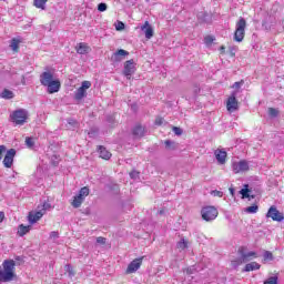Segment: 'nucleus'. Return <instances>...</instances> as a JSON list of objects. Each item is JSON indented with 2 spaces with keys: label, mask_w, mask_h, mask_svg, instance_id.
Segmentation results:
<instances>
[{
  "label": "nucleus",
  "mask_w": 284,
  "mask_h": 284,
  "mask_svg": "<svg viewBox=\"0 0 284 284\" xmlns=\"http://www.w3.org/2000/svg\"><path fill=\"white\" fill-rule=\"evenodd\" d=\"M239 91H233L231 97L227 99L226 109L229 112H236L239 110V101L236 100Z\"/></svg>",
  "instance_id": "0eeeda50"
},
{
  "label": "nucleus",
  "mask_w": 284,
  "mask_h": 284,
  "mask_svg": "<svg viewBox=\"0 0 284 284\" xmlns=\"http://www.w3.org/2000/svg\"><path fill=\"white\" fill-rule=\"evenodd\" d=\"M3 219H6V213L0 211V223H3Z\"/></svg>",
  "instance_id": "5fc2aeb1"
},
{
  "label": "nucleus",
  "mask_w": 284,
  "mask_h": 284,
  "mask_svg": "<svg viewBox=\"0 0 284 284\" xmlns=\"http://www.w3.org/2000/svg\"><path fill=\"white\" fill-rule=\"evenodd\" d=\"M229 191H230V194H231L232 196H234V192H235L234 187H230Z\"/></svg>",
  "instance_id": "4d7b16f0"
},
{
  "label": "nucleus",
  "mask_w": 284,
  "mask_h": 284,
  "mask_svg": "<svg viewBox=\"0 0 284 284\" xmlns=\"http://www.w3.org/2000/svg\"><path fill=\"white\" fill-rule=\"evenodd\" d=\"M232 170L234 174H241V172H250V163L247 160H241L240 162L232 163Z\"/></svg>",
  "instance_id": "423d86ee"
},
{
  "label": "nucleus",
  "mask_w": 284,
  "mask_h": 284,
  "mask_svg": "<svg viewBox=\"0 0 284 284\" xmlns=\"http://www.w3.org/2000/svg\"><path fill=\"white\" fill-rule=\"evenodd\" d=\"M89 194H90V189L88 186H84L80 189L78 196L85 199V196H89Z\"/></svg>",
  "instance_id": "c756f323"
},
{
  "label": "nucleus",
  "mask_w": 284,
  "mask_h": 284,
  "mask_svg": "<svg viewBox=\"0 0 284 284\" xmlns=\"http://www.w3.org/2000/svg\"><path fill=\"white\" fill-rule=\"evenodd\" d=\"M251 192H252V190H250V184H245L244 189L240 190V194H241L242 199H250Z\"/></svg>",
  "instance_id": "a878e982"
},
{
  "label": "nucleus",
  "mask_w": 284,
  "mask_h": 284,
  "mask_svg": "<svg viewBox=\"0 0 284 284\" xmlns=\"http://www.w3.org/2000/svg\"><path fill=\"white\" fill-rule=\"evenodd\" d=\"M10 47H11L12 50H14V51L19 50V40L12 39Z\"/></svg>",
  "instance_id": "58836bf2"
},
{
  "label": "nucleus",
  "mask_w": 284,
  "mask_h": 284,
  "mask_svg": "<svg viewBox=\"0 0 284 284\" xmlns=\"http://www.w3.org/2000/svg\"><path fill=\"white\" fill-rule=\"evenodd\" d=\"M90 88H92V82L90 81H83L80 87V89L84 90L85 92L87 90H90Z\"/></svg>",
  "instance_id": "4c0bfd02"
},
{
  "label": "nucleus",
  "mask_w": 284,
  "mask_h": 284,
  "mask_svg": "<svg viewBox=\"0 0 284 284\" xmlns=\"http://www.w3.org/2000/svg\"><path fill=\"white\" fill-rule=\"evenodd\" d=\"M203 221H214L219 216V210L215 206H204L201 210Z\"/></svg>",
  "instance_id": "20e7f679"
},
{
  "label": "nucleus",
  "mask_w": 284,
  "mask_h": 284,
  "mask_svg": "<svg viewBox=\"0 0 284 284\" xmlns=\"http://www.w3.org/2000/svg\"><path fill=\"white\" fill-rule=\"evenodd\" d=\"M50 207H52V205L48 202H44L40 212H44V214H45V212H48V210H50Z\"/></svg>",
  "instance_id": "37998d69"
},
{
  "label": "nucleus",
  "mask_w": 284,
  "mask_h": 284,
  "mask_svg": "<svg viewBox=\"0 0 284 284\" xmlns=\"http://www.w3.org/2000/svg\"><path fill=\"white\" fill-rule=\"evenodd\" d=\"M98 10H99V12H105V10H108V4L104 2L99 3Z\"/></svg>",
  "instance_id": "ea45409f"
},
{
  "label": "nucleus",
  "mask_w": 284,
  "mask_h": 284,
  "mask_svg": "<svg viewBox=\"0 0 284 284\" xmlns=\"http://www.w3.org/2000/svg\"><path fill=\"white\" fill-rule=\"evenodd\" d=\"M267 219H272V221H277V223H281L284 220L283 213L276 209V206H271L266 213Z\"/></svg>",
  "instance_id": "6e6552de"
},
{
  "label": "nucleus",
  "mask_w": 284,
  "mask_h": 284,
  "mask_svg": "<svg viewBox=\"0 0 284 284\" xmlns=\"http://www.w3.org/2000/svg\"><path fill=\"white\" fill-rule=\"evenodd\" d=\"M221 54H225V45L220 47Z\"/></svg>",
  "instance_id": "6e6d98bb"
},
{
  "label": "nucleus",
  "mask_w": 284,
  "mask_h": 284,
  "mask_svg": "<svg viewBox=\"0 0 284 284\" xmlns=\"http://www.w3.org/2000/svg\"><path fill=\"white\" fill-rule=\"evenodd\" d=\"M263 258L264 261H274V254L270 251H264Z\"/></svg>",
  "instance_id": "72a5a7b5"
},
{
  "label": "nucleus",
  "mask_w": 284,
  "mask_h": 284,
  "mask_svg": "<svg viewBox=\"0 0 284 284\" xmlns=\"http://www.w3.org/2000/svg\"><path fill=\"white\" fill-rule=\"evenodd\" d=\"M115 28H116V30H125V23L120 21V22H118V26Z\"/></svg>",
  "instance_id": "09e8293b"
},
{
  "label": "nucleus",
  "mask_w": 284,
  "mask_h": 284,
  "mask_svg": "<svg viewBox=\"0 0 284 284\" xmlns=\"http://www.w3.org/2000/svg\"><path fill=\"white\" fill-rule=\"evenodd\" d=\"M49 239L55 241V239H59V232L57 231L51 232Z\"/></svg>",
  "instance_id": "a18cd8bd"
},
{
  "label": "nucleus",
  "mask_w": 284,
  "mask_h": 284,
  "mask_svg": "<svg viewBox=\"0 0 284 284\" xmlns=\"http://www.w3.org/2000/svg\"><path fill=\"white\" fill-rule=\"evenodd\" d=\"M134 72H136V62H134V59L125 61L122 71L123 77L130 80L132 79V74H134Z\"/></svg>",
  "instance_id": "39448f33"
},
{
  "label": "nucleus",
  "mask_w": 284,
  "mask_h": 284,
  "mask_svg": "<svg viewBox=\"0 0 284 284\" xmlns=\"http://www.w3.org/2000/svg\"><path fill=\"white\" fill-rule=\"evenodd\" d=\"M246 199H248V201H252V199H256V195H250V197Z\"/></svg>",
  "instance_id": "bf43d9fd"
},
{
  "label": "nucleus",
  "mask_w": 284,
  "mask_h": 284,
  "mask_svg": "<svg viewBox=\"0 0 284 284\" xmlns=\"http://www.w3.org/2000/svg\"><path fill=\"white\" fill-rule=\"evenodd\" d=\"M254 270H261V264L256 262H251L245 265V267L243 268V272H254Z\"/></svg>",
  "instance_id": "5701e85b"
},
{
  "label": "nucleus",
  "mask_w": 284,
  "mask_h": 284,
  "mask_svg": "<svg viewBox=\"0 0 284 284\" xmlns=\"http://www.w3.org/2000/svg\"><path fill=\"white\" fill-rule=\"evenodd\" d=\"M130 54V52H128L124 49H119L116 52H114L111 55V61L112 63H121V61H123L124 57H128Z\"/></svg>",
  "instance_id": "9b49d317"
},
{
  "label": "nucleus",
  "mask_w": 284,
  "mask_h": 284,
  "mask_svg": "<svg viewBox=\"0 0 284 284\" xmlns=\"http://www.w3.org/2000/svg\"><path fill=\"white\" fill-rule=\"evenodd\" d=\"M132 134L134 139H142V136H145V126L136 124L132 130Z\"/></svg>",
  "instance_id": "a211bd4d"
},
{
  "label": "nucleus",
  "mask_w": 284,
  "mask_h": 284,
  "mask_svg": "<svg viewBox=\"0 0 284 284\" xmlns=\"http://www.w3.org/2000/svg\"><path fill=\"white\" fill-rule=\"evenodd\" d=\"M65 267H67V272L70 274V276H74V272L72 271V265L67 264Z\"/></svg>",
  "instance_id": "de8ad7c7"
},
{
  "label": "nucleus",
  "mask_w": 284,
  "mask_h": 284,
  "mask_svg": "<svg viewBox=\"0 0 284 284\" xmlns=\"http://www.w3.org/2000/svg\"><path fill=\"white\" fill-rule=\"evenodd\" d=\"M245 212H247V214H256V212H258V205L253 204L252 206H247Z\"/></svg>",
  "instance_id": "2f4dec72"
},
{
  "label": "nucleus",
  "mask_w": 284,
  "mask_h": 284,
  "mask_svg": "<svg viewBox=\"0 0 284 284\" xmlns=\"http://www.w3.org/2000/svg\"><path fill=\"white\" fill-rule=\"evenodd\" d=\"M237 252L241 256L240 263H247V261H250V257H252V256L256 257V252H254V251L245 253V246H241Z\"/></svg>",
  "instance_id": "ddd939ff"
},
{
  "label": "nucleus",
  "mask_w": 284,
  "mask_h": 284,
  "mask_svg": "<svg viewBox=\"0 0 284 284\" xmlns=\"http://www.w3.org/2000/svg\"><path fill=\"white\" fill-rule=\"evenodd\" d=\"M106 123H109L110 125H114V116L108 115L106 116Z\"/></svg>",
  "instance_id": "49530a36"
},
{
  "label": "nucleus",
  "mask_w": 284,
  "mask_h": 284,
  "mask_svg": "<svg viewBox=\"0 0 284 284\" xmlns=\"http://www.w3.org/2000/svg\"><path fill=\"white\" fill-rule=\"evenodd\" d=\"M214 41H215V38L213 36H206L204 38V43L207 47L212 45V43H214Z\"/></svg>",
  "instance_id": "e433bc0d"
},
{
  "label": "nucleus",
  "mask_w": 284,
  "mask_h": 284,
  "mask_svg": "<svg viewBox=\"0 0 284 284\" xmlns=\"http://www.w3.org/2000/svg\"><path fill=\"white\" fill-rule=\"evenodd\" d=\"M14 97V92L10 91L9 89H4L1 93H0V98L1 99H6V100H10Z\"/></svg>",
  "instance_id": "bb28decb"
},
{
  "label": "nucleus",
  "mask_w": 284,
  "mask_h": 284,
  "mask_svg": "<svg viewBox=\"0 0 284 284\" xmlns=\"http://www.w3.org/2000/svg\"><path fill=\"white\" fill-rule=\"evenodd\" d=\"M2 267L3 270L0 268V283H10L17 278V273H14L17 262L14 260H4Z\"/></svg>",
  "instance_id": "f257e3e1"
},
{
  "label": "nucleus",
  "mask_w": 284,
  "mask_h": 284,
  "mask_svg": "<svg viewBox=\"0 0 284 284\" xmlns=\"http://www.w3.org/2000/svg\"><path fill=\"white\" fill-rule=\"evenodd\" d=\"M211 194L213 196H219L220 199L223 197V192L222 191L214 190V191L211 192Z\"/></svg>",
  "instance_id": "c03bdc74"
},
{
  "label": "nucleus",
  "mask_w": 284,
  "mask_h": 284,
  "mask_svg": "<svg viewBox=\"0 0 284 284\" xmlns=\"http://www.w3.org/2000/svg\"><path fill=\"white\" fill-rule=\"evenodd\" d=\"M141 265H143V256L133 260L126 267V274H134V272L139 271L141 268Z\"/></svg>",
  "instance_id": "1a4fd4ad"
},
{
  "label": "nucleus",
  "mask_w": 284,
  "mask_h": 284,
  "mask_svg": "<svg viewBox=\"0 0 284 284\" xmlns=\"http://www.w3.org/2000/svg\"><path fill=\"white\" fill-rule=\"evenodd\" d=\"M32 230V225H23V224H20L18 226V235L20 236H26V234H28V232H30Z\"/></svg>",
  "instance_id": "b1692460"
},
{
  "label": "nucleus",
  "mask_w": 284,
  "mask_h": 284,
  "mask_svg": "<svg viewBox=\"0 0 284 284\" xmlns=\"http://www.w3.org/2000/svg\"><path fill=\"white\" fill-rule=\"evenodd\" d=\"M98 152L100 154V158L104 159L105 161H109V159L112 158V153H110V151H108V149H105V146L103 145H100L98 148Z\"/></svg>",
  "instance_id": "412c9836"
},
{
  "label": "nucleus",
  "mask_w": 284,
  "mask_h": 284,
  "mask_svg": "<svg viewBox=\"0 0 284 284\" xmlns=\"http://www.w3.org/2000/svg\"><path fill=\"white\" fill-rule=\"evenodd\" d=\"M197 20L200 21V23H210L212 18L209 16L207 12L201 11L197 13Z\"/></svg>",
  "instance_id": "4be33fe9"
},
{
  "label": "nucleus",
  "mask_w": 284,
  "mask_h": 284,
  "mask_svg": "<svg viewBox=\"0 0 284 284\" xmlns=\"http://www.w3.org/2000/svg\"><path fill=\"white\" fill-rule=\"evenodd\" d=\"M45 88L49 94H54L59 92V90H61V81L54 80L53 82L49 83Z\"/></svg>",
  "instance_id": "dca6fc26"
},
{
  "label": "nucleus",
  "mask_w": 284,
  "mask_h": 284,
  "mask_svg": "<svg viewBox=\"0 0 284 284\" xmlns=\"http://www.w3.org/2000/svg\"><path fill=\"white\" fill-rule=\"evenodd\" d=\"M83 201H85V199L81 197V195H75L73 197V202L71 203L72 207L78 209L80 205L83 204Z\"/></svg>",
  "instance_id": "393cba45"
},
{
  "label": "nucleus",
  "mask_w": 284,
  "mask_h": 284,
  "mask_svg": "<svg viewBox=\"0 0 284 284\" xmlns=\"http://www.w3.org/2000/svg\"><path fill=\"white\" fill-rule=\"evenodd\" d=\"M155 125H163V118H156Z\"/></svg>",
  "instance_id": "3c124183"
},
{
  "label": "nucleus",
  "mask_w": 284,
  "mask_h": 284,
  "mask_svg": "<svg viewBox=\"0 0 284 284\" xmlns=\"http://www.w3.org/2000/svg\"><path fill=\"white\" fill-rule=\"evenodd\" d=\"M165 149L166 150H176V148H179V144H176V142L172 141V140H166L164 142Z\"/></svg>",
  "instance_id": "cd10ccee"
},
{
  "label": "nucleus",
  "mask_w": 284,
  "mask_h": 284,
  "mask_svg": "<svg viewBox=\"0 0 284 284\" xmlns=\"http://www.w3.org/2000/svg\"><path fill=\"white\" fill-rule=\"evenodd\" d=\"M97 243L99 244V245H105V237H98L97 239Z\"/></svg>",
  "instance_id": "8fccbe9b"
},
{
  "label": "nucleus",
  "mask_w": 284,
  "mask_h": 284,
  "mask_svg": "<svg viewBox=\"0 0 284 284\" xmlns=\"http://www.w3.org/2000/svg\"><path fill=\"white\" fill-rule=\"evenodd\" d=\"M215 159L219 163V165H225L227 161V152L223 149H216L214 151Z\"/></svg>",
  "instance_id": "f8f14e48"
},
{
  "label": "nucleus",
  "mask_w": 284,
  "mask_h": 284,
  "mask_svg": "<svg viewBox=\"0 0 284 284\" xmlns=\"http://www.w3.org/2000/svg\"><path fill=\"white\" fill-rule=\"evenodd\" d=\"M44 214H45V211H41V210L36 213H29L28 221L30 225H34V223H37V221H40Z\"/></svg>",
  "instance_id": "f3484780"
},
{
  "label": "nucleus",
  "mask_w": 284,
  "mask_h": 284,
  "mask_svg": "<svg viewBox=\"0 0 284 284\" xmlns=\"http://www.w3.org/2000/svg\"><path fill=\"white\" fill-rule=\"evenodd\" d=\"M77 53L78 54H89L90 52V47L85 42H80L75 47Z\"/></svg>",
  "instance_id": "aec40b11"
},
{
  "label": "nucleus",
  "mask_w": 284,
  "mask_h": 284,
  "mask_svg": "<svg viewBox=\"0 0 284 284\" xmlns=\"http://www.w3.org/2000/svg\"><path fill=\"white\" fill-rule=\"evenodd\" d=\"M245 28H247V21H245V18L241 17L236 22L234 32V41L237 43H241V41L245 39Z\"/></svg>",
  "instance_id": "f03ea898"
},
{
  "label": "nucleus",
  "mask_w": 284,
  "mask_h": 284,
  "mask_svg": "<svg viewBox=\"0 0 284 284\" xmlns=\"http://www.w3.org/2000/svg\"><path fill=\"white\" fill-rule=\"evenodd\" d=\"M16 261H22L21 256H17Z\"/></svg>",
  "instance_id": "052dcab7"
},
{
  "label": "nucleus",
  "mask_w": 284,
  "mask_h": 284,
  "mask_svg": "<svg viewBox=\"0 0 284 284\" xmlns=\"http://www.w3.org/2000/svg\"><path fill=\"white\" fill-rule=\"evenodd\" d=\"M158 214L160 215V216H163V214H165V210H160L159 212H158Z\"/></svg>",
  "instance_id": "13d9d810"
},
{
  "label": "nucleus",
  "mask_w": 284,
  "mask_h": 284,
  "mask_svg": "<svg viewBox=\"0 0 284 284\" xmlns=\"http://www.w3.org/2000/svg\"><path fill=\"white\" fill-rule=\"evenodd\" d=\"M10 120L16 125H23L28 121V111L26 109H18L10 114Z\"/></svg>",
  "instance_id": "7ed1b4c3"
},
{
  "label": "nucleus",
  "mask_w": 284,
  "mask_h": 284,
  "mask_svg": "<svg viewBox=\"0 0 284 284\" xmlns=\"http://www.w3.org/2000/svg\"><path fill=\"white\" fill-rule=\"evenodd\" d=\"M3 152H6V145H0V161L2 159Z\"/></svg>",
  "instance_id": "603ef678"
},
{
  "label": "nucleus",
  "mask_w": 284,
  "mask_h": 284,
  "mask_svg": "<svg viewBox=\"0 0 284 284\" xmlns=\"http://www.w3.org/2000/svg\"><path fill=\"white\" fill-rule=\"evenodd\" d=\"M264 284H278V276H271L266 281H264Z\"/></svg>",
  "instance_id": "c9c22d12"
},
{
  "label": "nucleus",
  "mask_w": 284,
  "mask_h": 284,
  "mask_svg": "<svg viewBox=\"0 0 284 284\" xmlns=\"http://www.w3.org/2000/svg\"><path fill=\"white\" fill-rule=\"evenodd\" d=\"M85 97H88V91H84L80 87L74 92L73 99H74V101H77L79 103V102L83 101V99H85Z\"/></svg>",
  "instance_id": "6ab92c4d"
},
{
  "label": "nucleus",
  "mask_w": 284,
  "mask_h": 284,
  "mask_svg": "<svg viewBox=\"0 0 284 284\" xmlns=\"http://www.w3.org/2000/svg\"><path fill=\"white\" fill-rule=\"evenodd\" d=\"M54 82V75L50 71H44L40 75V83L41 85H50V83Z\"/></svg>",
  "instance_id": "4468645a"
},
{
  "label": "nucleus",
  "mask_w": 284,
  "mask_h": 284,
  "mask_svg": "<svg viewBox=\"0 0 284 284\" xmlns=\"http://www.w3.org/2000/svg\"><path fill=\"white\" fill-rule=\"evenodd\" d=\"M172 131L174 132V134L176 136H181V134H183V129L179 128V126H173Z\"/></svg>",
  "instance_id": "a19ab883"
},
{
  "label": "nucleus",
  "mask_w": 284,
  "mask_h": 284,
  "mask_svg": "<svg viewBox=\"0 0 284 284\" xmlns=\"http://www.w3.org/2000/svg\"><path fill=\"white\" fill-rule=\"evenodd\" d=\"M130 176H131V179H136V176H139V172L133 171L130 173Z\"/></svg>",
  "instance_id": "864d4df0"
},
{
  "label": "nucleus",
  "mask_w": 284,
  "mask_h": 284,
  "mask_svg": "<svg viewBox=\"0 0 284 284\" xmlns=\"http://www.w3.org/2000/svg\"><path fill=\"white\" fill-rule=\"evenodd\" d=\"M245 83V81L241 80L239 82H234V84L232 85V88L234 90H241V85H243Z\"/></svg>",
  "instance_id": "79ce46f5"
},
{
  "label": "nucleus",
  "mask_w": 284,
  "mask_h": 284,
  "mask_svg": "<svg viewBox=\"0 0 284 284\" xmlns=\"http://www.w3.org/2000/svg\"><path fill=\"white\" fill-rule=\"evenodd\" d=\"M268 116H271V119H276V116H278V110L275 108H268Z\"/></svg>",
  "instance_id": "f704fd0d"
},
{
  "label": "nucleus",
  "mask_w": 284,
  "mask_h": 284,
  "mask_svg": "<svg viewBox=\"0 0 284 284\" xmlns=\"http://www.w3.org/2000/svg\"><path fill=\"white\" fill-rule=\"evenodd\" d=\"M45 3L48 0H34L36 8H40V10H45Z\"/></svg>",
  "instance_id": "7c9ffc66"
},
{
  "label": "nucleus",
  "mask_w": 284,
  "mask_h": 284,
  "mask_svg": "<svg viewBox=\"0 0 284 284\" xmlns=\"http://www.w3.org/2000/svg\"><path fill=\"white\" fill-rule=\"evenodd\" d=\"M178 250H187V240L184 237L181 239V241L178 242L176 244Z\"/></svg>",
  "instance_id": "c85d7f7f"
},
{
  "label": "nucleus",
  "mask_w": 284,
  "mask_h": 284,
  "mask_svg": "<svg viewBox=\"0 0 284 284\" xmlns=\"http://www.w3.org/2000/svg\"><path fill=\"white\" fill-rule=\"evenodd\" d=\"M141 30L144 32L145 39H152V37H154V29L149 21L144 22V24L141 27Z\"/></svg>",
  "instance_id": "2eb2a0df"
},
{
  "label": "nucleus",
  "mask_w": 284,
  "mask_h": 284,
  "mask_svg": "<svg viewBox=\"0 0 284 284\" xmlns=\"http://www.w3.org/2000/svg\"><path fill=\"white\" fill-rule=\"evenodd\" d=\"M14 156H17V150L10 149L7 151L3 159L4 168H12V164L14 163Z\"/></svg>",
  "instance_id": "9d476101"
},
{
  "label": "nucleus",
  "mask_w": 284,
  "mask_h": 284,
  "mask_svg": "<svg viewBox=\"0 0 284 284\" xmlns=\"http://www.w3.org/2000/svg\"><path fill=\"white\" fill-rule=\"evenodd\" d=\"M26 145H27V148L32 150V148H34V138L27 136L26 138Z\"/></svg>",
  "instance_id": "473e14b6"
}]
</instances>
